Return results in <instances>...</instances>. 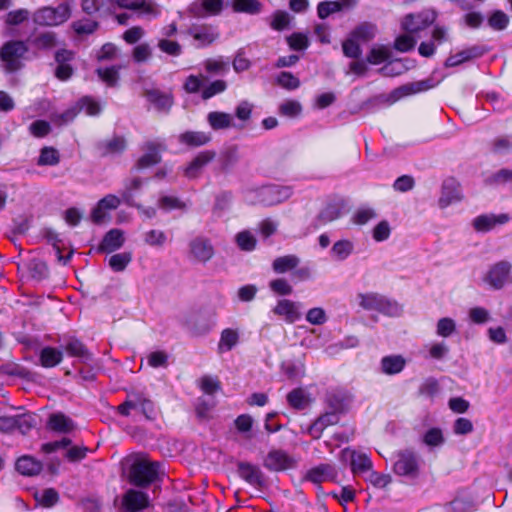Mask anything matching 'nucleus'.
Masks as SVG:
<instances>
[{"mask_svg":"<svg viewBox=\"0 0 512 512\" xmlns=\"http://www.w3.org/2000/svg\"><path fill=\"white\" fill-rule=\"evenodd\" d=\"M338 476L336 468L331 464H320L307 474V479L313 483H321L324 481H335Z\"/></svg>","mask_w":512,"mask_h":512,"instance_id":"obj_26","label":"nucleus"},{"mask_svg":"<svg viewBox=\"0 0 512 512\" xmlns=\"http://www.w3.org/2000/svg\"><path fill=\"white\" fill-rule=\"evenodd\" d=\"M282 371L289 379H299L305 374V365L301 360L282 363Z\"/></svg>","mask_w":512,"mask_h":512,"instance_id":"obj_46","label":"nucleus"},{"mask_svg":"<svg viewBox=\"0 0 512 512\" xmlns=\"http://www.w3.org/2000/svg\"><path fill=\"white\" fill-rule=\"evenodd\" d=\"M31 43L36 49L50 50L57 45L56 34L51 31L40 33Z\"/></svg>","mask_w":512,"mask_h":512,"instance_id":"obj_45","label":"nucleus"},{"mask_svg":"<svg viewBox=\"0 0 512 512\" xmlns=\"http://www.w3.org/2000/svg\"><path fill=\"white\" fill-rule=\"evenodd\" d=\"M357 299L364 310L377 311L391 317L398 316L402 312L401 306L396 301L379 293H359Z\"/></svg>","mask_w":512,"mask_h":512,"instance_id":"obj_3","label":"nucleus"},{"mask_svg":"<svg viewBox=\"0 0 512 512\" xmlns=\"http://www.w3.org/2000/svg\"><path fill=\"white\" fill-rule=\"evenodd\" d=\"M187 33L197 42V48L211 45L220 35L216 27L207 24H193L189 27Z\"/></svg>","mask_w":512,"mask_h":512,"instance_id":"obj_9","label":"nucleus"},{"mask_svg":"<svg viewBox=\"0 0 512 512\" xmlns=\"http://www.w3.org/2000/svg\"><path fill=\"white\" fill-rule=\"evenodd\" d=\"M287 401L291 407L303 410L307 407L309 399L303 389L296 388L287 395Z\"/></svg>","mask_w":512,"mask_h":512,"instance_id":"obj_49","label":"nucleus"},{"mask_svg":"<svg viewBox=\"0 0 512 512\" xmlns=\"http://www.w3.org/2000/svg\"><path fill=\"white\" fill-rule=\"evenodd\" d=\"M239 341V334L236 330L227 328L221 332L218 343L219 353L230 351Z\"/></svg>","mask_w":512,"mask_h":512,"instance_id":"obj_44","label":"nucleus"},{"mask_svg":"<svg viewBox=\"0 0 512 512\" xmlns=\"http://www.w3.org/2000/svg\"><path fill=\"white\" fill-rule=\"evenodd\" d=\"M63 359L62 351L54 347H44L39 354V361L44 368H52L61 363Z\"/></svg>","mask_w":512,"mask_h":512,"instance_id":"obj_35","label":"nucleus"},{"mask_svg":"<svg viewBox=\"0 0 512 512\" xmlns=\"http://www.w3.org/2000/svg\"><path fill=\"white\" fill-rule=\"evenodd\" d=\"M204 69L209 74L223 75L228 71V63L222 57L209 58L203 62Z\"/></svg>","mask_w":512,"mask_h":512,"instance_id":"obj_51","label":"nucleus"},{"mask_svg":"<svg viewBox=\"0 0 512 512\" xmlns=\"http://www.w3.org/2000/svg\"><path fill=\"white\" fill-rule=\"evenodd\" d=\"M71 16V9L67 3L57 7H42L34 12L33 21L40 26H58L66 22Z\"/></svg>","mask_w":512,"mask_h":512,"instance_id":"obj_5","label":"nucleus"},{"mask_svg":"<svg viewBox=\"0 0 512 512\" xmlns=\"http://www.w3.org/2000/svg\"><path fill=\"white\" fill-rule=\"evenodd\" d=\"M121 8L141 10L143 14L156 17L159 14L157 6L149 0H117Z\"/></svg>","mask_w":512,"mask_h":512,"instance_id":"obj_28","label":"nucleus"},{"mask_svg":"<svg viewBox=\"0 0 512 512\" xmlns=\"http://www.w3.org/2000/svg\"><path fill=\"white\" fill-rule=\"evenodd\" d=\"M291 195L292 189L289 186L267 185L245 191L244 198L252 205L272 206L289 199Z\"/></svg>","mask_w":512,"mask_h":512,"instance_id":"obj_1","label":"nucleus"},{"mask_svg":"<svg viewBox=\"0 0 512 512\" xmlns=\"http://www.w3.org/2000/svg\"><path fill=\"white\" fill-rule=\"evenodd\" d=\"M207 122L213 130H223L235 126L233 116L220 111L209 112Z\"/></svg>","mask_w":512,"mask_h":512,"instance_id":"obj_32","label":"nucleus"},{"mask_svg":"<svg viewBox=\"0 0 512 512\" xmlns=\"http://www.w3.org/2000/svg\"><path fill=\"white\" fill-rule=\"evenodd\" d=\"M47 426L55 432L68 433L74 429V422L63 413H53L49 416Z\"/></svg>","mask_w":512,"mask_h":512,"instance_id":"obj_33","label":"nucleus"},{"mask_svg":"<svg viewBox=\"0 0 512 512\" xmlns=\"http://www.w3.org/2000/svg\"><path fill=\"white\" fill-rule=\"evenodd\" d=\"M223 0H196L189 6V12L197 18L218 15L223 9Z\"/></svg>","mask_w":512,"mask_h":512,"instance_id":"obj_16","label":"nucleus"},{"mask_svg":"<svg viewBox=\"0 0 512 512\" xmlns=\"http://www.w3.org/2000/svg\"><path fill=\"white\" fill-rule=\"evenodd\" d=\"M36 501L43 507H53L59 500L58 492L53 488H47L35 494Z\"/></svg>","mask_w":512,"mask_h":512,"instance_id":"obj_53","label":"nucleus"},{"mask_svg":"<svg viewBox=\"0 0 512 512\" xmlns=\"http://www.w3.org/2000/svg\"><path fill=\"white\" fill-rule=\"evenodd\" d=\"M44 237L47 243L55 250L58 261L64 265L67 264L73 255V250H70L66 256L62 255V249L64 248L63 240L60 239L59 235L51 229L45 231Z\"/></svg>","mask_w":512,"mask_h":512,"instance_id":"obj_31","label":"nucleus"},{"mask_svg":"<svg viewBox=\"0 0 512 512\" xmlns=\"http://www.w3.org/2000/svg\"><path fill=\"white\" fill-rule=\"evenodd\" d=\"M237 472L244 481L257 489H261L265 485L264 474L261 469L254 464L239 462L237 464Z\"/></svg>","mask_w":512,"mask_h":512,"instance_id":"obj_15","label":"nucleus"},{"mask_svg":"<svg viewBox=\"0 0 512 512\" xmlns=\"http://www.w3.org/2000/svg\"><path fill=\"white\" fill-rule=\"evenodd\" d=\"M456 330L455 321L452 318L444 317L438 320L436 325V333L441 337H449Z\"/></svg>","mask_w":512,"mask_h":512,"instance_id":"obj_64","label":"nucleus"},{"mask_svg":"<svg viewBox=\"0 0 512 512\" xmlns=\"http://www.w3.org/2000/svg\"><path fill=\"white\" fill-rule=\"evenodd\" d=\"M421 459L411 450L400 451L393 465L395 474L407 479H416L420 474Z\"/></svg>","mask_w":512,"mask_h":512,"instance_id":"obj_6","label":"nucleus"},{"mask_svg":"<svg viewBox=\"0 0 512 512\" xmlns=\"http://www.w3.org/2000/svg\"><path fill=\"white\" fill-rule=\"evenodd\" d=\"M299 263L300 259L296 255L291 254L277 257L273 261L272 267L276 273L281 274L296 268Z\"/></svg>","mask_w":512,"mask_h":512,"instance_id":"obj_43","label":"nucleus"},{"mask_svg":"<svg viewBox=\"0 0 512 512\" xmlns=\"http://www.w3.org/2000/svg\"><path fill=\"white\" fill-rule=\"evenodd\" d=\"M163 146L159 143L149 141L144 147V154L139 158L136 163L137 169H145L158 164L161 161L160 150Z\"/></svg>","mask_w":512,"mask_h":512,"instance_id":"obj_19","label":"nucleus"},{"mask_svg":"<svg viewBox=\"0 0 512 512\" xmlns=\"http://www.w3.org/2000/svg\"><path fill=\"white\" fill-rule=\"evenodd\" d=\"M126 148V140L122 136H114L109 140H105L99 144V149L103 155L119 154Z\"/></svg>","mask_w":512,"mask_h":512,"instance_id":"obj_39","label":"nucleus"},{"mask_svg":"<svg viewBox=\"0 0 512 512\" xmlns=\"http://www.w3.org/2000/svg\"><path fill=\"white\" fill-rule=\"evenodd\" d=\"M232 7L236 12L258 14L262 4L258 0H232Z\"/></svg>","mask_w":512,"mask_h":512,"instance_id":"obj_48","label":"nucleus"},{"mask_svg":"<svg viewBox=\"0 0 512 512\" xmlns=\"http://www.w3.org/2000/svg\"><path fill=\"white\" fill-rule=\"evenodd\" d=\"M132 260L130 252L114 254L109 258V266L115 272L123 271Z\"/></svg>","mask_w":512,"mask_h":512,"instance_id":"obj_56","label":"nucleus"},{"mask_svg":"<svg viewBox=\"0 0 512 512\" xmlns=\"http://www.w3.org/2000/svg\"><path fill=\"white\" fill-rule=\"evenodd\" d=\"M299 307V303L288 299H282L277 302L276 306L272 309V312L277 316L284 317L286 322L294 323L301 317Z\"/></svg>","mask_w":512,"mask_h":512,"instance_id":"obj_20","label":"nucleus"},{"mask_svg":"<svg viewBox=\"0 0 512 512\" xmlns=\"http://www.w3.org/2000/svg\"><path fill=\"white\" fill-rule=\"evenodd\" d=\"M296 461L283 450H271L264 459V466L275 472L294 468Z\"/></svg>","mask_w":512,"mask_h":512,"instance_id":"obj_12","label":"nucleus"},{"mask_svg":"<svg viewBox=\"0 0 512 512\" xmlns=\"http://www.w3.org/2000/svg\"><path fill=\"white\" fill-rule=\"evenodd\" d=\"M484 281L495 290H500L505 285L511 284L512 264L505 260L495 263L488 270Z\"/></svg>","mask_w":512,"mask_h":512,"instance_id":"obj_7","label":"nucleus"},{"mask_svg":"<svg viewBox=\"0 0 512 512\" xmlns=\"http://www.w3.org/2000/svg\"><path fill=\"white\" fill-rule=\"evenodd\" d=\"M42 463L32 456L24 455L16 461V470L24 476H34L41 472Z\"/></svg>","mask_w":512,"mask_h":512,"instance_id":"obj_30","label":"nucleus"},{"mask_svg":"<svg viewBox=\"0 0 512 512\" xmlns=\"http://www.w3.org/2000/svg\"><path fill=\"white\" fill-rule=\"evenodd\" d=\"M344 4L338 1H322L317 6V15L320 19H326L331 14L341 11Z\"/></svg>","mask_w":512,"mask_h":512,"instance_id":"obj_54","label":"nucleus"},{"mask_svg":"<svg viewBox=\"0 0 512 512\" xmlns=\"http://www.w3.org/2000/svg\"><path fill=\"white\" fill-rule=\"evenodd\" d=\"M144 96L159 111L167 112L173 104L172 95L158 89H146Z\"/></svg>","mask_w":512,"mask_h":512,"instance_id":"obj_24","label":"nucleus"},{"mask_svg":"<svg viewBox=\"0 0 512 512\" xmlns=\"http://www.w3.org/2000/svg\"><path fill=\"white\" fill-rule=\"evenodd\" d=\"M158 207L164 211L184 210L186 209V204L177 197L163 195L158 200Z\"/></svg>","mask_w":512,"mask_h":512,"instance_id":"obj_61","label":"nucleus"},{"mask_svg":"<svg viewBox=\"0 0 512 512\" xmlns=\"http://www.w3.org/2000/svg\"><path fill=\"white\" fill-rule=\"evenodd\" d=\"M377 32V27L371 22H363L356 26L350 35L357 41L368 42L372 40Z\"/></svg>","mask_w":512,"mask_h":512,"instance_id":"obj_37","label":"nucleus"},{"mask_svg":"<svg viewBox=\"0 0 512 512\" xmlns=\"http://www.w3.org/2000/svg\"><path fill=\"white\" fill-rule=\"evenodd\" d=\"M65 349L67 353L71 356L78 357L82 361H90L92 360V355L85 347V345L76 338H71L68 340Z\"/></svg>","mask_w":512,"mask_h":512,"instance_id":"obj_38","label":"nucleus"},{"mask_svg":"<svg viewBox=\"0 0 512 512\" xmlns=\"http://www.w3.org/2000/svg\"><path fill=\"white\" fill-rule=\"evenodd\" d=\"M339 422V415L335 412L326 411L320 415L308 428V433L314 438L319 439L323 431L331 425Z\"/></svg>","mask_w":512,"mask_h":512,"instance_id":"obj_22","label":"nucleus"},{"mask_svg":"<svg viewBox=\"0 0 512 512\" xmlns=\"http://www.w3.org/2000/svg\"><path fill=\"white\" fill-rule=\"evenodd\" d=\"M341 215V207L336 203H329L315 217L313 226L315 229H319L320 227L339 219Z\"/></svg>","mask_w":512,"mask_h":512,"instance_id":"obj_25","label":"nucleus"},{"mask_svg":"<svg viewBox=\"0 0 512 512\" xmlns=\"http://www.w3.org/2000/svg\"><path fill=\"white\" fill-rule=\"evenodd\" d=\"M81 111V106L76 103L75 105L68 108L63 113L53 114L51 116V120L58 125L67 124L74 120V118L78 115V113Z\"/></svg>","mask_w":512,"mask_h":512,"instance_id":"obj_57","label":"nucleus"},{"mask_svg":"<svg viewBox=\"0 0 512 512\" xmlns=\"http://www.w3.org/2000/svg\"><path fill=\"white\" fill-rule=\"evenodd\" d=\"M381 371L387 375L400 373L406 364L405 359L401 355H389L381 359Z\"/></svg>","mask_w":512,"mask_h":512,"instance_id":"obj_34","label":"nucleus"},{"mask_svg":"<svg viewBox=\"0 0 512 512\" xmlns=\"http://www.w3.org/2000/svg\"><path fill=\"white\" fill-rule=\"evenodd\" d=\"M451 512H472L475 509V503L472 499L465 496H458L449 504Z\"/></svg>","mask_w":512,"mask_h":512,"instance_id":"obj_60","label":"nucleus"},{"mask_svg":"<svg viewBox=\"0 0 512 512\" xmlns=\"http://www.w3.org/2000/svg\"><path fill=\"white\" fill-rule=\"evenodd\" d=\"M433 86L434 85L432 84L431 80L417 81L399 87L398 89L395 90V94H397L398 97L408 96L419 92L427 91L431 89Z\"/></svg>","mask_w":512,"mask_h":512,"instance_id":"obj_40","label":"nucleus"},{"mask_svg":"<svg viewBox=\"0 0 512 512\" xmlns=\"http://www.w3.org/2000/svg\"><path fill=\"white\" fill-rule=\"evenodd\" d=\"M203 315L199 314L195 323L190 326V331L195 336L207 334L216 324V312L213 310L204 322Z\"/></svg>","mask_w":512,"mask_h":512,"instance_id":"obj_36","label":"nucleus"},{"mask_svg":"<svg viewBox=\"0 0 512 512\" xmlns=\"http://www.w3.org/2000/svg\"><path fill=\"white\" fill-rule=\"evenodd\" d=\"M38 165L54 166L59 163L58 151L52 147H45L41 150Z\"/></svg>","mask_w":512,"mask_h":512,"instance_id":"obj_63","label":"nucleus"},{"mask_svg":"<svg viewBox=\"0 0 512 512\" xmlns=\"http://www.w3.org/2000/svg\"><path fill=\"white\" fill-rule=\"evenodd\" d=\"M510 221V216L507 213L495 214H482L475 217L472 221V226L477 232L486 233L491 231L497 225H504Z\"/></svg>","mask_w":512,"mask_h":512,"instance_id":"obj_14","label":"nucleus"},{"mask_svg":"<svg viewBox=\"0 0 512 512\" xmlns=\"http://www.w3.org/2000/svg\"><path fill=\"white\" fill-rule=\"evenodd\" d=\"M37 424V416L32 413L16 415V430L21 434H27Z\"/></svg>","mask_w":512,"mask_h":512,"instance_id":"obj_50","label":"nucleus"},{"mask_svg":"<svg viewBox=\"0 0 512 512\" xmlns=\"http://www.w3.org/2000/svg\"><path fill=\"white\" fill-rule=\"evenodd\" d=\"M390 56L391 51L389 48L385 46L373 47L367 55V62L373 65H378L388 60Z\"/></svg>","mask_w":512,"mask_h":512,"instance_id":"obj_55","label":"nucleus"},{"mask_svg":"<svg viewBox=\"0 0 512 512\" xmlns=\"http://www.w3.org/2000/svg\"><path fill=\"white\" fill-rule=\"evenodd\" d=\"M489 185L512 184V169L502 168L486 179Z\"/></svg>","mask_w":512,"mask_h":512,"instance_id":"obj_58","label":"nucleus"},{"mask_svg":"<svg viewBox=\"0 0 512 512\" xmlns=\"http://www.w3.org/2000/svg\"><path fill=\"white\" fill-rule=\"evenodd\" d=\"M143 185V179L140 177L127 178L123 181V188L120 190L122 201L128 206L135 205V194L139 192Z\"/></svg>","mask_w":512,"mask_h":512,"instance_id":"obj_27","label":"nucleus"},{"mask_svg":"<svg viewBox=\"0 0 512 512\" xmlns=\"http://www.w3.org/2000/svg\"><path fill=\"white\" fill-rule=\"evenodd\" d=\"M483 46H472L464 49L454 55L449 56L445 61L446 67H455L471 59L479 58L486 53Z\"/></svg>","mask_w":512,"mask_h":512,"instance_id":"obj_21","label":"nucleus"},{"mask_svg":"<svg viewBox=\"0 0 512 512\" xmlns=\"http://www.w3.org/2000/svg\"><path fill=\"white\" fill-rule=\"evenodd\" d=\"M190 257L201 263H206L214 255V248L211 241L203 236H197L189 242Z\"/></svg>","mask_w":512,"mask_h":512,"instance_id":"obj_11","label":"nucleus"},{"mask_svg":"<svg viewBox=\"0 0 512 512\" xmlns=\"http://www.w3.org/2000/svg\"><path fill=\"white\" fill-rule=\"evenodd\" d=\"M462 199L459 184L456 180L450 178L443 182L441 196L438 200L440 208H446L449 205L459 202Z\"/></svg>","mask_w":512,"mask_h":512,"instance_id":"obj_18","label":"nucleus"},{"mask_svg":"<svg viewBox=\"0 0 512 512\" xmlns=\"http://www.w3.org/2000/svg\"><path fill=\"white\" fill-rule=\"evenodd\" d=\"M179 143L188 147H199L211 141L210 133L203 131H186L178 136Z\"/></svg>","mask_w":512,"mask_h":512,"instance_id":"obj_29","label":"nucleus"},{"mask_svg":"<svg viewBox=\"0 0 512 512\" xmlns=\"http://www.w3.org/2000/svg\"><path fill=\"white\" fill-rule=\"evenodd\" d=\"M216 406V401L213 396H203L198 398L196 403V414L200 419H208L210 412Z\"/></svg>","mask_w":512,"mask_h":512,"instance_id":"obj_47","label":"nucleus"},{"mask_svg":"<svg viewBox=\"0 0 512 512\" xmlns=\"http://www.w3.org/2000/svg\"><path fill=\"white\" fill-rule=\"evenodd\" d=\"M142 396V394H133L128 396L126 401L118 406L119 413L123 416H128L130 414V410H140Z\"/></svg>","mask_w":512,"mask_h":512,"instance_id":"obj_62","label":"nucleus"},{"mask_svg":"<svg viewBox=\"0 0 512 512\" xmlns=\"http://www.w3.org/2000/svg\"><path fill=\"white\" fill-rule=\"evenodd\" d=\"M436 18L437 13L435 10H423L416 14H407L403 18L401 26L405 32L416 34L433 24Z\"/></svg>","mask_w":512,"mask_h":512,"instance_id":"obj_8","label":"nucleus"},{"mask_svg":"<svg viewBox=\"0 0 512 512\" xmlns=\"http://www.w3.org/2000/svg\"><path fill=\"white\" fill-rule=\"evenodd\" d=\"M160 464L145 457L135 459L129 470V482L135 486L147 487L159 474Z\"/></svg>","mask_w":512,"mask_h":512,"instance_id":"obj_4","label":"nucleus"},{"mask_svg":"<svg viewBox=\"0 0 512 512\" xmlns=\"http://www.w3.org/2000/svg\"><path fill=\"white\" fill-rule=\"evenodd\" d=\"M143 239L147 245L160 248L164 246L167 236L161 230L152 229L144 233Z\"/></svg>","mask_w":512,"mask_h":512,"instance_id":"obj_59","label":"nucleus"},{"mask_svg":"<svg viewBox=\"0 0 512 512\" xmlns=\"http://www.w3.org/2000/svg\"><path fill=\"white\" fill-rule=\"evenodd\" d=\"M124 241L123 231L120 229H111L103 237L100 245L98 246V251L101 253H112L121 248Z\"/></svg>","mask_w":512,"mask_h":512,"instance_id":"obj_23","label":"nucleus"},{"mask_svg":"<svg viewBox=\"0 0 512 512\" xmlns=\"http://www.w3.org/2000/svg\"><path fill=\"white\" fill-rule=\"evenodd\" d=\"M287 44L290 49L295 51H304L309 45L310 41L306 34L300 32H294L286 38Z\"/></svg>","mask_w":512,"mask_h":512,"instance_id":"obj_52","label":"nucleus"},{"mask_svg":"<svg viewBox=\"0 0 512 512\" xmlns=\"http://www.w3.org/2000/svg\"><path fill=\"white\" fill-rule=\"evenodd\" d=\"M346 397L341 392H330L326 395L325 403L331 412L337 415L344 412L347 406Z\"/></svg>","mask_w":512,"mask_h":512,"instance_id":"obj_42","label":"nucleus"},{"mask_svg":"<svg viewBox=\"0 0 512 512\" xmlns=\"http://www.w3.org/2000/svg\"><path fill=\"white\" fill-rule=\"evenodd\" d=\"M216 154L213 151L200 152L184 169L183 173L188 179L198 178L204 167L209 164Z\"/></svg>","mask_w":512,"mask_h":512,"instance_id":"obj_17","label":"nucleus"},{"mask_svg":"<svg viewBox=\"0 0 512 512\" xmlns=\"http://www.w3.org/2000/svg\"><path fill=\"white\" fill-rule=\"evenodd\" d=\"M340 460L344 463L349 462L354 474L369 472L372 468V462L366 454H358L349 448L341 451Z\"/></svg>","mask_w":512,"mask_h":512,"instance_id":"obj_13","label":"nucleus"},{"mask_svg":"<svg viewBox=\"0 0 512 512\" xmlns=\"http://www.w3.org/2000/svg\"><path fill=\"white\" fill-rule=\"evenodd\" d=\"M150 505L147 493L135 489H129L122 497L123 512H141Z\"/></svg>","mask_w":512,"mask_h":512,"instance_id":"obj_10","label":"nucleus"},{"mask_svg":"<svg viewBox=\"0 0 512 512\" xmlns=\"http://www.w3.org/2000/svg\"><path fill=\"white\" fill-rule=\"evenodd\" d=\"M353 250V242L348 239H342L333 244L330 253L334 259L344 261L352 254Z\"/></svg>","mask_w":512,"mask_h":512,"instance_id":"obj_41","label":"nucleus"},{"mask_svg":"<svg viewBox=\"0 0 512 512\" xmlns=\"http://www.w3.org/2000/svg\"><path fill=\"white\" fill-rule=\"evenodd\" d=\"M28 50V45L24 41L10 40L5 42L0 48V67L2 70L11 74L22 69V59Z\"/></svg>","mask_w":512,"mask_h":512,"instance_id":"obj_2","label":"nucleus"}]
</instances>
